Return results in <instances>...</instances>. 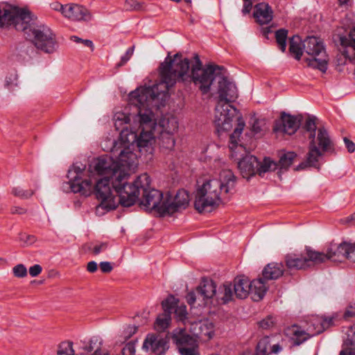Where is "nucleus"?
Masks as SVG:
<instances>
[{
    "label": "nucleus",
    "mask_w": 355,
    "mask_h": 355,
    "mask_svg": "<svg viewBox=\"0 0 355 355\" xmlns=\"http://www.w3.org/2000/svg\"><path fill=\"white\" fill-rule=\"evenodd\" d=\"M162 308L163 311H187L185 304L180 302V300L172 294H169L167 297L162 302Z\"/></svg>",
    "instance_id": "30"
},
{
    "label": "nucleus",
    "mask_w": 355,
    "mask_h": 355,
    "mask_svg": "<svg viewBox=\"0 0 355 355\" xmlns=\"http://www.w3.org/2000/svg\"><path fill=\"white\" fill-rule=\"evenodd\" d=\"M128 335L126 336V338H130L132 335L135 334L137 330V327H130L128 329Z\"/></svg>",
    "instance_id": "61"
},
{
    "label": "nucleus",
    "mask_w": 355,
    "mask_h": 355,
    "mask_svg": "<svg viewBox=\"0 0 355 355\" xmlns=\"http://www.w3.org/2000/svg\"><path fill=\"white\" fill-rule=\"evenodd\" d=\"M218 83V101L215 108L214 123L218 132L229 131L232 128L234 119L236 118V127L230 136V148L233 149L238 145L245 123L241 116H237L239 110L230 103L237 98V88L225 76L224 71H221Z\"/></svg>",
    "instance_id": "4"
},
{
    "label": "nucleus",
    "mask_w": 355,
    "mask_h": 355,
    "mask_svg": "<svg viewBox=\"0 0 355 355\" xmlns=\"http://www.w3.org/2000/svg\"><path fill=\"white\" fill-rule=\"evenodd\" d=\"M284 266L282 263H270L262 270V279L264 281L275 280L284 275Z\"/></svg>",
    "instance_id": "27"
},
{
    "label": "nucleus",
    "mask_w": 355,
    "mask_h": 355,
    "mask_svg": "<svg viewBox=\"0 0 355 355\" xmlns=\"http://www.w3.org/2000/svg\"><path fill=\"white\" fill-rule=\"evenodd\" d=\"M289 52L294 55L297 60H300L303 55V51L312 56L306 58L304 61L310 68L318 69L325 73L328 69V55L326 53L323 42L315 36L307 37L301 44V38L298 35H293L289 39Z\"/></svg>",
    "instance_id": "7"
},
{
    "label": "nucleus",
    "mask_w": 355,
    "mask_h": 355,
    "mask_svg": "<svg viewBox=\"0 0 355 355\" xmlns=\"http://www.w3.org/2000/svg\"><path fill=\"white\" fill-rule=\"evenodd\" d=\"M87 270L88 272L91 273H94L97 271L98 270V264L94 261H91L87 263Z\"/></svg>",
    "instance_id": "59"
},
{
    "label": "nucleus",
    "mask_w": 355,
    "mask_h": 355,
    "mask_svg": "<svg viewBox=\"0 0 355 355\" xmlns=\"http://www.w3.org/2000/svg\"><path fill=\"white\" fill-rule=\"evenodd\" d=\"M101 270L104 273H110L113 270V266L110 262L102 261L99 264Z\"/></svg>",
    "instance_id": "54"
},
{
    "label": "nucleus",
    "mask_w": 355,
    "mask_h": 355,
    "mask_svg": "<svg viewBox=\"0 0 355 355\" xmlns=\"http://www.w3.org/2000/svg\"><path fill=\"white\" fill-rule=\"evenodd\" d=\"M259 160L252 155H246L238 163V167L243 178H250L257 174Z\"/></svg>",
    "instance_id": "23"
},
{
    "label": "nucleus",
    "mask_w": 355,
    "mask_h": 355,
    "mask_svg": "<svg viewBox=\"0 0 355 355\" xmlns=\"http://www.w3.org/2000/svg\"><path fill=\"white\" fill-rule=\"evenodd\" d=\"M18 76L17 73H10L6 76L5 81V87L10 91H13L16 87H18Z\"/></svg>",
    "instance_id": "43"
},
{
    "label": "nucleus",
    "mask_w": 355,
    "mask_h": 355,
    "mask_svg": "<svg viewBox=\"0 0 355 355\" xmlns=\"http://www.w3.org/2000/svg\"><path fill=\"white\" fill-rule=\"evenodd\" d=\"M14 276L18 278H23L27 276V269L24 264L19 263L12 268Z\"/></svg>",
    "instance_id": "47"
},
{
    "label": "nucleus",
    "mask_w": 355,
    "mask_h": 355,
    "mask_svg": "<svg viewBox=\"0 0 355 355\" xmlns=\"http://www.w3.org/2000/svg\"><path fill=\"white\" fill-rule=\"evenodd\" d=\"M340 355H355V330L352 327L347 331L344 347Z\"/></svg>",
    "instance_id": "31"
},
{
    "label": "nucleus",
    "mask_w": 355,
    "mask_h": 355,
    "mask_svg": "<svg viewBox=\"0 0 355 355\" xmlns=\"http://www.w3.org/2000/svg\"><path fill=\"white\" fill-rule=\"evenodd\" d=\"M108 245L109 244L107 242H102L94 245L93 248H89V250L92 251L94 255H98L101 252L105 251L107 249Z\"/></svg>",
    "instance_id": "51"
},
{
    "label": "nucleus",
    "mask_w": 355,
    "mask_h": 355,
    "mask_svg": "<svg viewBox=\"0 0 355 355\" xmlns=\"http://www.w3.org/2000/svg\"><path fill=\"white\" fill-rule=\"evenodd\" d=\"M169 349L168 334L153 332L146 335L142 349L155 355H164Z\"/></svg>",
    "instance_id": "16"
},
{
    "label": "nucleus",
    "mask_w": 355,
    "mask_h": 355,
    "mask_svg": "<svg viewBox=\"0 0 355 355\" xmlns=\"http://www.w3.org/2000/svg\"><path fill=\"white\" fill-rule=\"evenodd\" d=\"M277 167V162L272 160L268 157H265L263 162L259 161L257 174L262 177L266 173L275 171Z\"/></svg>",
    "instance_id": "34"
},
{
    "label": "nucleus",
    "mask_w": 355,
    "mask_h": 355,
    "mask_svg": "<svg viewBox=\"0 0 355 355\" xmlns=\"http://www.w3.org/2000/svg\"><path fill=\"white\" fill-rule=\"evenodd\" d=\"M176 318L185 326L190 325V331L196 338L203 340H210L214 334V323L209 320L195 321L192 319V312H174Z\"/></svg>",
    "instance_id": "11"
},
{
    "label": "nucleus",
    "mask_w": 355,
    "mask_h": 355,
    "mask_svg": "<svg viewBox=\"0 0 355 355\" xmlns=\"http://www.w3.org/2000/svg\"><path fill=\"white\" fill-rule=\"evenodd\" d=\"M282 351V347L280 345H279V344L273 345L271 347V352L273 353V354H277L279 353Z\"/></svg>",
    "instance_id": "60"
},
{
    "label": "nucleus",
    "mask_w": 355,
    "mask_h": 355,
    "mask_svg": "<svg viewBox=\"0 0 355 355\" xmlns=\"http://www.w3.org/2000/svg\"><path fill=\"white\" fill-rule=\"evenodd\" d=\"M252 131L254 134L260 133L262 131L261 122L259 119H255L252 125Z\"/></svg>",
    "instance_id": "57"
},
{
    "label": "nucleus",
    "mask_w": 355,
    "mask_h": 355,
    "mask_svg": "<svg viewBox=\"0 0 355 355\" xmlns=\"http://www.w3.org/2000/svg\"><path fill=\"white\" fill-rule=\"evenodd\" d=\"M63 15L73 21H90L92 15L89 10L78 4H67V8L63 11Z\"/></svg>",
    "instance_id": "21"
},
{
    "label": "nucleus",
    "mask_w": 355,
    "mask_h": 355,
    "mask_svg": "<svg viewBox=\"0 0 355 355\" xmlns=\"http://www.w3.org/2000/svg\"><path fill=\"white\" fill-rule=\"evenodd\" d=\"M172 312H163L159 313L154 322V329L157 333L166 331L171 326L172 322Z\"/></svg>",
    "instance_id": "29"
},
{
    "label": "nucleus",
    "mask_w": 355,
    "mask_h": 355,
    "mask_svg": "<svg viewBox=\"0 0 355 355\" xmlns=\"http://www.w3.org/2000/svg\"><path fill=\"white\" fill-rule=\"evenodd\" d=\"M339 41L343 48H349L355 55V28L350 30L347 35H340Z\"/></svg>",
    "instance_id": "35"
},
{
    "label": "nucleus",
    "mask_w": 355,
    "mask_h": 355,
    "mask_svg": "<svg viewBox=\"0 0 355 355\" xmlns=\"http://www.w3.org/2000/svg\"><path fill=\"white\" fill-rule=\"evenodd\" d=\"M288 37V30L280 28L275 32V40L279 49L285 52L286 49V40Z\"/></svg>",
    "instance_id": "37"
},
{
    "label": "nucleus",
    "mask_w": 355,
    "mask_h": 355,
    "mask_svg": "<svg viewBox=\"0 0 355 355\" xmlns=\"http://www.w3.org/2000/svg\"><path fill=\"white\" fill-rule=\"evenodd\" d=\"M10 212L12 214L22 215L27 212V209L21 207L15 206L11 207Z\"/></svg>",
    "instance_id": "58"
},
{
    "label": "nucleus",
    "mask_w": 355,
    "mask_h": 355,
    "mask_svg": "<svg viewBox=\"0 0 355 355\" xmlns=\"http://www.w3.org/2000/svg\"><path fill=\"white\" fill-rule=\"evenodd\" d=\"M253 16L259 24H268L273 19V10L268 3H259L254 6Z\"/></svg>",
    "instance_id": "25"
},
{
    "label": "nucleus",
    "mask_w": 355,
    "mask_h": 355,
    "mask_svg": "<svg viewBox=\"0 0 355 355\" xmlns=\"http://www.w3.org/2000/svg\"><path fill=\"white\" fill-rule=\"evenodd\" d=\"M275 323V319L272 315H268L265 319L259 322V327L262 329H269L272 327Z\"/></svg>",
    "instance_id": "49"
},
{
    "label": "nucleus",
    "mask_w": 355,
    "mask_h": 355,
    "mask_svg": "<svg viewBox=\"0 0 355 355\" xmlns=\"http://www.w3.org/2000/svg\"><path fill=\"white\" fill-rule=\"evenodd\" d=\"M157 135L158 144L160 148L168 150L173 149L175 144L174 134L162 132Z\"/></svg>",
    "instance_id": "33"
},
{
    "label": "nucleus",
    "mask_w": 355,
    "mask_h": 355,
    "mask_svg": "<svg viewBox=\"0 0 355 355\" xmlns=\"http://www.w3.org/2000/svg\"><path fill=\"white\" fill-rule=\"evenodd\" d=\"M306 257L297 254H288L285 256L284 262L286 268L288 270H304L311 267V262L318 263V260L311 259L310 253L315 252V250H311L309 247H306Z\"/></svg>",
    "instance_id": "19"
},
{
    "label": "nucleus",
    "mask_w": 355,
    "mask_h": 355,
    "mask_svg": "<svg viewBox=\"0 0 355 355\" xmlns=\"http://www.w3.org/2000/svg\"><path fill=\"white\" fill-rule=\"evenodd\" d=\"M12 193L15 196L19 197L21 199H28L35 193V192L32 189L24 190L19 187H14L12 189Z\"/></svg>",
    "instance_id": "44"
},
{
    "label": "nucleus",
    "mask_w": 355,
    "mask_h": 355,
    "mask_svg": "<svg viewBox=\"0 0 355 355\" xmlns=\"http://www.w3.org/2000/svg\"><path fill=\"white\" fill-rule=\"evenodd\" d=\"M50 7L51 9L57 11H60L62 14L63 15V11L67 8V4L62 5L59 2H53L50 4Z\"/></svg>",
    "instance_id": "55"
},
{
    "label": "nucleus",
    "mask_w": 355,
    "mask_h": 355,
    "mask_svg": "<svg viewBox=\"0 0 355 355\" xmlns=\"http://www.w3.org/2000/svg\"><path fill=\"white\" fill-rule=\"evenodd\" d=\"M297 157V154L294 152H287L282 155L277 162L280 169L287 170L293 163L294 159Z\"/></svg>",
    "instance_id": "36"
},
{
    "label": "nucleus",
    "mask_w": 355,
    "mask_h": 355,
    "mask_svg": "<svg viewBox=\"0 0 355 355\" xmlns=\"http://www.w3.org/2000/svg\"><path fill=\"white\" fill-rule=\"evenodd\" d=\"M168 334L181 355L198 354V339L193 334H189L184 328H175Z\"/></svg>",
    "instance_id": "14"
},
{
    "label": "nucleus",
    "mask_w": 355,
    "mask_h": 355,
    "mask_svg": "<svg viewBox=\"0 0 355 355\" xmlns=\"http://www.w3.org/2000/svg\"><path fill=\"white\" fill-rule=\"evenodd\" d=\"M29 274L31 277L38 276L42 271V268L39 264H35L34 266L29 268Z\"/></svg>",
    "instance_id": "53"
},
{
    "label": "nucleus",
    "mask_w": 355,
    "mask_h": 355,
    "mask_svg": "<svg viewBox=\"0 0 355 355\" xmlns=\"http://www.w3.org/2000/svg\"><path fill=\"white\" fill-rule=\"evenodd\" d=\"M102 344V340L98 336H94L90 340L88 344L83 347V349L87 352H91L96 349L101 350V346Z\"/></svg>",
    "instance_id": "40"
},
{
    "label": "nucleus",
    "mask_w": 355,
    "mask_h": 355,
    "mask_svg": "<svg viewBox=\"0 0 355 355\" xmlns=\"http://www.w3.org/2000/svg\"><path fill=\"white\" fill-rule=\"evenodd\" d=\"M250 282L244 277H236L232 286L233 294L239 299L246 298L250 293Z\"/></svg>",
    "instance_id": "26"
},
{
    "label": "nucleus",
    "mask_w": 355,
    "mask_h": 355,
    "mask_svg": "<svg viewBox=\"0 0 355 355\" xmlns=\"http://www.w3.org/2000/svg\"><path fill=\"white\" fill-rule=\"evenodd\" d=\"M35 48V47L32 43V41L31 42L28 41H24L22 42H19L17 44L16 49L21 55H23L24 54L31 56L34 53Z\"/></svg>",
    "instance_id": "38"
},
{
    "label": "nucleus",
    "mask_w": 355,
    "mask_h": 355,
    "mask_svg": "<svg viewBox=\"0 0 355 355\" xmlns=\"http://www.w3.org/2000/svg\"><path fill=\"white\" fill-rule=\"evenodd\" d=\"M93 355H107V354L102 353L101 350H98V349H96Z\"/></svg>",
    "instance_id": "64"
},
{
    "label": "nucleus",
    "mask_w": 355,
    "mask_h": 355,
    "mask_svg": "<svg viewBox=\"0 0 355 355\" xmlns=\"http://www.w3.org/2000/svg\"><path fill=\"white\" fill-rule=\"evenodd\" d=\"M195 62L191 67L189 74L190 60L183 58L182 53H177L172 58L170 53L159 67L161 87L169 91L177 82L193 83L198 87L202 94H208L214 80H218L222 71L225 69L223 66L209 64L202 67V63L198 54L194 55Z\"/></svg>",
    "instance_id": "3"
},
{
    "label": "nucleus",
    "mask_w": 355,
    "mask_h": 355,
    "mask_svg": "<svg viewBox=\"0 0 355 355\" xmlns=\"http://www.w3.org/2000/svg\"><path fill=\"white\" fill-rule=\"evenodd\" d=\"M85 168V166L82 164L80 166L73 165L68 171L67 177L69 181L63 183V189L65 190V187H67V191L74 193H79L82 196H89L91 195L92 180L82 179Z\"/></svg>",
    "instance_id": "12"
},
{
    "label": "nucleus",
    "mask_w": 355,
    "mask_h": 355,
    "mask_svg": "<svg viewBox=\"0 0 355 355\" xmlns=\"http://www.w3.org/2000/svg\"><path fill=\"white\" fill-rule=\"evenodd\" d=\"M26 239L25 241L26 243L28 244H32L35 241V237L33 235H26Z\"/></svg>",
    "instance_id": "62"
},
{
    "label": "nucleus",
    "mask_w": 355,
    "mask_h": 355,
    "mask_svg": "<svg viewBox=\"0 0 355 355\" xmlns=\"http://www.w3.org/2000/svg\"><path fill=\"white\" fill-rule=\"evenodd\" d=\"M345 245L346 241H343L339 244L331 243L326 249V252H311L310 257L314 260H318V263H324L327 260L332 261H341L345 259Z\"/></svg>",
    "instance_id": "18"
},
{
    "label": "nucleus",
    "mask_w": 355,
    "mask_h": 355,
    "mask_svg": "<svg viewBox=\"0 0 355 355\" xmlns=\"http://www.w3.org/2000/svg\"><path fill=\"white\" fill-rule=\"evenodd\" d=\"M272 33L271 27L268 26V27H266V28H263V29H262V34L265 37H268V35L269 33Z\"/></svg>",
    "instance_id": "63"
},
{
    "label": "nucleus",
    "mask_w": 355,
    "mask_h": 355,
    "mask_svg": "<svg viewBox=\"0 0 355 355\" xmlns=\"http://www.w3.org/2000/svg\"><path fill=\"white\" fill-rule=\"evenodd\" d=\"M139 178L140 186L138 187V193L137 194V198L136 202L139 200V196L140 191H142L143 195L142 198L140 200V205L145 207L146 208L154 210L159 215V209L161 207L162 200H164V196L163 193L159 190L152 189H148L146 187L149 184L148 179L149 177L147 174H143L138 176L135 180H137Z\"/></svg>",
    "instance_id": "13"
},
{
    "label": "nucleus",
    "mask_w": 355,
    "mask_h": 355,
    "mask_svg": "<svg viewBox=\"0 0 355 355\" xmlns=\"http://www.w3.org/2000/svg\"><path fill=\"white\" fill-rule=\"evenodd\" d=\"M315 142L318 144L317 147L321 153L318 159L323 156L324 153H334V144L331 141L327 130L324 127L319 128L318 129ZM318 163L320 164L319 162Z\"/></svg>",
    "instance_id": "24"
},
{
    "label": "nucleus",
    "mask_w": 355,
    "mask_h": 355,
    "mask_svg": "<svg viewBox=\"0 0 355 355\" xmlns=\"http://www.w3.org/2000/svg\"><path fill=\"white\" fill-rule=\"evenodd\" d=\"M159 87H161L159 83L152 87H141L130 93V100L137 110L140 132L137 135L131 131L128 134L127 128H122L120 132L123 142L135 143L140 153L150 155L154 151L155 134H175L178 129V122L175 116L162 117L157 123L153 112L148 107L155 100H163L168 96V91L166 89L159 91Z\"/></svg>",
    "instance_id": "1"
},
{
    "label": "nucleus",
    "mask_w": 355,
    "mask_h": 355,
    "mask_svg": "<svg viewBox=\"0 0 355 355\" xmlns=\"http://www.w3.org/2000/svg\"><path fill=\"white\" fill-rule=\"evenodd\" d=\"M123 9L126 11H138L144 9V3L137 0H125Z\"/></svg>",
    "instance_id": "42"
},
{
    "label": "nucleus",
    "mask_w": 355,
    "mask_h": 355,
    "mask_svg": "<svg viewBox=\"0 0 355 355\" xmlns=\"http://www.w3.org/2000/svg\"><path fill=\"white\" fill-rule=\"evenodd\" d=\"M316 120V116H309L303 126V128L309 132V152L306 154V160L297 166L296 171L302 170L307 167H313L317 169L320 168L321 164L318 163V157L321 153L315 142Z\"/></svg>",
    "instance_id": "9"
},
{
    "label": "nucleus",
    "mask_w": 355,
    "mask_h": 355,
    "mask_svg": "<svg viewBox=\"0 0 355 355\" xmlns=\"http://www.w3.org/2000/svg\"><path fill=\"white\" fill-rule=\"evenodd\" d=\"M185 298L191 309H211L226 304L234 298L232 284L226 282L217 291L216 284L212 279L203 277L196 289L187 293Z\"/></svg>",
    "instance_id": "6"
},
{
    "label": "nucleus",
    "mask_w": 355,
    "mask_h": 355,
    "mask_svg": "<svg viewBox=\"0 0 355 355\" xmlns=\"http://www.w3.org/2000/svg\"><path fill=\"white\" fill-rule=\"evenodd\" d=\"M266 282L261 277L253 279L250 282V293L251 299L254 302L261 300L265 296L268 287L266 286Z\"/></svg>",
    "instance_id": "28"
},
{
    "label": "nucleus",
    "mask_w": 355,
    "mask_h": 355,
    "mask_svg": "<svg viewBox=\"0 0 355 355\" xmlns=\"http://www.w3.org/2000/svg\"><path fill=\"white\" fill-rule=\"evenodd\" d=\"M134 52V46L129 47L125 54L121 56L119 62L116 64V68L119 69L124 66L130 59Z\"/></svg>",
    "instance_id": "46"
},
{
    "label": "nucleus",
    "mask_w": 355,
    "mask_h": 355,
    "mask_svg": "<svg viewBox=\"0 0 355 355\" xmlns=\"http://www.w3.org/2000/svg\"><path fill=\"white\" fill-rule=\"evenodd\" d=\"M116 118L115 119L114 125L117 130H119L118 125H121L123 124H128L130 122V117L129 115H126L124 113H119L116 116Z\"/></svg>",
    "instance_id": "48"
},
{
    "label": "nucleus",
    "mask_w": 355,
    "mask_h": 355,
    "mask_svg": "<svg viewBox=\"0 0 355 355\" xmlns=\"http://www.w3.org/2000/svg\"><path fill=\"white\" fill-rule=\"evenodd\" d=\"M351 51L349 48H345V49L340 53H338L335 63L336 66V70L338 71H342L343 67L347 64V62H354L355 55L349 52Z\"/></svg>",
    "instance_id": "32"
},
{
    "label": "nucleus",
    "mask_w": 355,
    "mask_h": 355,
    "mask_svg": "<svg viewBox=\"0 0 355 355\" xmlns=\"http://www.w3.org/2000/svg\"><path fill=\"white\" fill-rule=\"evenodd\" d=\"M302 121L301 114L292 115L286 112H282L279 119L275 121L272 130L275 132H280L292 135L300 128Z\"/></svg>",
    "instance_id": "17"
},
{
    "label": "nucleus",
    "mask_w": 355,
    "mask_h": 355,
    "mask_svg": "<svg viewBox=\"0 0 355 355\" xmlns=\"http://www.w3.org/2000/svg\"><path fill=\"white\" fill-rule=\"evenodd\" d=\"M236 178L231 170H223L218 179L205 182L196 191L194 207L199 212L211 211L222 202L221 196L234 190Z\"/></svg>",
    "instance_id": "5"
},
{
    "label": "nucleus",
    "mask_w": 355,
    "mask_h": 355,
    "mask_svg": "<svg viewBox=\"0 0 355 355\" xmlns=\"http://www.w3.org/2000/svg\"><path fill=\"white\" fill-rule=\"evenodd\" d=\"M343 140H344L345 146L347 149V151L349 153H354L355 151V143H354L352 141H351L350 139H349L347 137H345Z\"/></svg>",
    "instance_id": "56"
},
{
    "label": "nucleus",
    "mask_w": 355,
    "mask_h": 355,
    "mask_svg": "<svg viewBox=\"0 0 355 355\" xmlns=\"http://www.w3.org/2000/svg\"><path fill=\"white\" fill-rule=\"evenodd\" d=\"M114 163L108 155L99 157L95 163L94 170L98 175L104 177L96 180L94 185L92 181L91 194L100 201L96 211L105 212L115 209L119 204L123 207H130L136 203L139 178L132 182H127V175L110 166Z\"/></svg>",
    "instance_id": "2"
},
{
    "label": "nucleus",
    "mask_w": 355,
    "mask_h": 355,
    "mask_svg": "<svg viewBox=\"0 0 355 355\" xmlns=\"http://www.w3.org/2000/svg\"><path fill=\"white\" fill-rule=\"evenodd\" d=\"M37 17L34 15L32 20L28 21L21 31L27 35L34 46L43 53L51 54L55 52L59 46L55 34L44 24H36Z\"/></svg>",
    "instance_id": "8"
},
{
    "label": "nucleus",
    "mask_w": 355,
    "mask_h": 355,
    "mask_svg": "<svg viewBox=\"0 0 355 355\" xmlns=\"http://www.w3.org/2000/svg\"><path fill=\"white\" fill-rule=\"evenodd\" d=\"M345 249V259L355 262V242L350 243L346 241Z\"/></svg>",
    "instance_id": "45"
},
{
    "label": "nucleus",
    "mask_w": 355,
    "mask_h": 355,
    "mask_svg": "<svg viewBox=\"0 0 355 355\" xmlns=\"http://www.w3.org/2000/svg\"><path fill=\"white\" fill-rule=\"evenodd\" d=\"M124 354L133 355L135 353V341L128 343L123 349Z\"/></svg>",
    "instance_id": "52"
},
{
    "label": "nucleus",
    "mask_w": 355,
    "mask_h": 355,
    "mask_svg": "<svg viewBox=\"0 0 355 355\" xmlns=\"http://www.w3.org/2000/svg\"><path fill=\"white\" fill-rule=\"evenodd\" d=\"M354 317H355V312H343L342 318H339L338 313L331 317L317 316L311 320L306 324V328L311 335L314 336L322 333L329 327L338 324L341 320L348 321Z\"/></svg>",
    "instance_id": "15"
},
{
    "label": "nucleus",
    "mask_w": 355,
    "mask_h": 355,
    "mask_svg": "<svg viewBox=\"0 0 355 355\" xmlns=\"http://www.w3.org/2000/svg\"><path fill=\"white\" fill-rule=\"evenodd\" d=\"M286 335L293 345L299 346L313 337L308 329L297 324H293L286 329Z\"/></svg>",
    "instance_id": "22"
},
{
    "label": "nucleus",
    "mask_w": 355,
    "mask_h": 355,
    "mask_svg": "<svg viewBox=\"0 0 355 355\" xmlns=\"http://www.w3.org/2000/svg\"><path fill=\"white\" fill-rule=\"evenodd\" d=\"M71 40L76 43H82L85 46L89 47L92 51L94 49L93 42L90 40H83L78 36L73 35L71 37Z\"/></svg>",
    "instance_id": "50"
},
{
    "label": "nucleus",
    "mask_w": 355,
    "mask_h": 355,
    "mask_svg": "<svg viewBox=\"0 0 355 355\" xmlns=\"http://www.w3.org/2000/svg\"><path fill=\"white\" fill-rule=\"evenodd\" d=\"M108 157L114 163L110 168H114L115 164H117V170L123 171L127 175V182H128L130 178L129 171L137 165V155L129 148H125L121 151L118 160H114L110 156Z\"/></svg>",
    "instance_id": "20"
},
{
    "label": "nucleus",
    "mask_w": 355,
    "mask_h": 355,
    "mask_svg": "<svg viewBox=\"0 0 355 355\" xmlns=\"http://www.w3.org/2000/svg\"><path fill=\"white\" fill-rule=\"evenodd\" d=\"M73 343L70 341L62 342L58 349V355H73Z\"/></svg>",
    "instance_id": "41"
},
{
    "label": "nucleus",
    "mask_w": 355,
    "mask_h": 355,
    "mask_svg": "<svg viewBox=\"0 0 355 355\" xmlns=\"http://www.w3.org/2000/svg\"><path fill=\"white\" fill-rule=\"evenodd\" d=\"M189 193L185 189H179L175 195L167 192L159 209V216H172L185 210L189 205Z\"/></svg>",
    "instance_id": "10"
},
{
    "label": "nucleus",
    "mask_w": 355,
    "mask_h": 355,
    "mask_svg": "<svg viewBox=\"0 0 355 355\" xmlns=\"http://www.w3.org/2000/svg\"><path fill=\"white\" fill-rule=\"evenodd\" d=\"M270 344L269 337L265 336L260 339L257 345L255 355H269L268 348Z\"/></svg>",
    "instance_id": "39"
}]
</instances>
